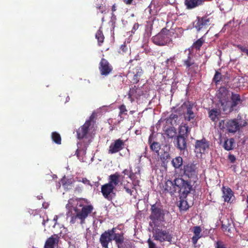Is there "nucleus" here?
Here are the masks:
<instances>
[{
  "mask_svg": "<svg viewBox=\"0 0 248 248\" xmlns=\"http://www.w3.org/2000/svg\"><path fill=\"white\" fill-rule=\"evenodd\" d=\"M205 26L202 23V20H201L200 18L198 19V20L195 25V28L198 31H200L203 28H204Z\"/></svg>",
  "mask_w": 248,
  "mask_h": 248,
  "instance_id": "nucleus-36",
  "label": "nucleus"
},
{
  "mask_svg": "<svg viewBox=\"0 0 248 248\" xmlns=\"http://www.w3.org/2000/svg\"><path fill=\"white\" fill-rule=\"evenodd\" d=\"M200 19L201 20H202V23L203 24L205 27L209 24V18H207V17H202V18H200Z\"/></svg>",
  "mask_w": 248,
  "mask_h": 248,
  "instance_id": "nucleus-39",
  "label": "nucleus"
},
{
  "mask_svg": "<svg viewBox=\"0 0 248 248\" xmlns=\"http://www.w3.org/2000/svg\"><path fill=\"white\" fill-rule=\"evenodd\" d=\"M221 75L220 73L216 72V74L214 78V81L217 83L221 80Z\"/></svg>",
  "mask_w": 248,
  "mask_h": 248,
  "instance_id": "nucleus-38",
  "label": "nucleus"
},
{
  "mask_svg": "<svg viewBox=\"0 0 248 248\" xmlns=\"http://www.w3.org/2000/svg\"><path fill=\"white\" fill-rule=\"evenodd\" d=\"M132 73L134 75V80L135 81H139V78L141 76L142 74V70L140 67H137L135 69H133Z\"/></svg>",
  "mask_w": 248,
  "mask_h": 248,
  "instance_id": "nucleus-25",
  "label": "nucleus"
},
{
  "mask_svg": "<svg viewBox=\"0 0 248 248\" xmlns=\"http://www.w3.org/2000/svg\"><path fill=\"white\" fill-rule=\"evenodd\" d=\"M152 214L150 218L152 220H161L162 218V214L160 209L157 208L155 204L152 206Z\"/></svg>",
  "mask_w": 248,
  "mask_h": 248,
  "instance_id": "nucleus-15",
  "label": "nucleus"
},
{
  "mask_svg": "<svg viewBox=\"0 0 248 248\" xmlns=\"http://www.w3.org/2000/svg\"><path fill=\"white\" fill-rule=\"evenodd\" d=\"M124 147V142L120 139H117L110 144L108 153L111 154H115L122 150Z\"/></svg>",
  "mask_w": 248,
  "mask_h": 248,
  "instance_id": "nucleus-7",
  "label": "nucleus"
},
{
  "mask_svg": "<svg viewBox=\"0 0 248 248\" xmlns=\"http://www.w3.org/2000/svg\"><path fill=\"white\" fill-rule=\"evenodd\" d=\"M184 111V117L185 120L190 121L194 120L195 115L192 110V105L189 102L185 103L182 106Z\"/></svg>",
  "mask_w": 248,
  "mask_h": 248,
  "instance_id": "nucleus-10",
  "label": "nucleus"
},
{
  "mask_svg": "<svg viewBox=\"0 0 248 248\" xmlns=\"http://www.w3.org/2000/svg\"><path fill=\"white\" fill-rule=\"evenodd\" d=\"M247 123L245 120H238L233 119L229 120L226 124V127L228 132L235 133L241 128L246 126Z\"/></svg>",
  "mask_w": 248,
  "mask_h": 248,
  "instance_id": "nucleus-5",
  "label": "nucleus"
},
{
  "mask_svg": "<svg viewBox=\"0 0 248 248\" xmlns=\"http://www.w3.org/2000/svg\"><path fill=\"white\" fill-rule=\"evenodd\" d=\"M154 236L156 240L162 242L165 241L170 242L171 240V235L168 232L160 230H156Z\"/></svg>",
  "mask_w": 248,
  "mask_h": 248,
  "instance_id": "nucleus-8",
  "label": "nucleus"
},
{
  "mask_svg": "<svg viewBox=\"0 0 248 248\" xmlns=\"http://www.w3.org/2000/svg\"><path fill=\"white\" fill-rule=\"evenodd\" d=\"M119 109H120V114H122L123 113H124V112H126L127 111L125 106L124 105H121L119 107Z\"/></svg>",
  "mask_w": 248,
  "mask_h": 248,
  "instance_id": "nucleus-41",
  "label": "nucleus"
},
{
  "mask_svg": "<svg viewBox=\"0 0 248 248\" xmlns=\"http://www.w3.org/2000/svg\"><path fill=\"white\" fill-rule=\"evenodd\" d=\"M171 163L175 169H179L182 165L183 159L180 156H177L172 159Z\"/></svg>",
  "mask_w": 248,
  "mask_h": 248,
  "instance_id": "nucleus-24",
  "label": "nucleus"
},
{
  "mask_svg": "<svg viewBox=\"0 0 248 248\" xmlns=\"http://www.w3.org/2000/svg\"><path fill=\"white\" fill-rule=\"evenodd\" d=\"M52 139L55 143L57 144H61V136L58 133L56 132H53L52 133Z\"/></svg>",
  "mask_w": 248,
  "mask_h": 248,
  "instance_id": "nucleus-29",
  "label": "nucleus"
},
{
  "mask_svg": "<svg viewBox=\"0 0 248 248\" xmlns=\"http://www.w3.org/2000/svg\"><path fill=\"white\" fill-rule=\"evenodd\" d=\"M215 248H227L226 245L221 241H217L215 244Z\"/></svg>",
  "mask_w": 248,
  "mask_h": 248,
  "instance_id": "nucleus-35",
  "label": "nucleus"
},
{
  "mask_svg": "<svg viewBox=\"0 0 248 248\" xmlns=\"http://www.w3.org/2000/svg\"><path fill=\"white\" fill-rule=\"evenodd\" d=\"M120 182V175L118 173H115L109 176L108 182L107 184L115 189L116 187L119 185Z\"/></svg>",
  "mask_w": 248,
  "mask_h": 248,
  "instance_id": "nucleus-14",
  "label": "nucleus"
},
{
  "mask_svg": "<svg viewBox=\"0 0 248 248\" xmlns=\"http://www.w3.org/2000/svg\"><path fill=\"white\" fill-rule=\"evenodd\" d=\"M65 207L67 211V218H70L71 224H84L85 219L93 210V206L89 204L88 200L84 199H70Z\"/></svg>",
  "mask_w": 248,
  "mask_h": 248,
  "instance_id": "nucleus-1",
  "label": "nucleus"
},
{
  "mask_svg": "<svg viewBox=\"0 0 248 248\" xmlns=\"http://www.w3.org/2000/svg\"><path fill=\"white\" fill-rule=\"evenodd\" d=\"M177 147L180 150H185L186 147V138L184 136H178L176 139Z\"/></svg>",
  "mask_w": 248,
  "mask_h": 248,
  "instance_id": "nucleus-17",
  "label": "nucleus"
},
{
  "mask_svg": "<svg viewBox=\"0 0 248 248\" xmlns=\"http://www.w3.org/2000/svg\"><path fill=\"white\" fill-rule=\"evenodd\" d=\"M58 219V217L57 216H56L54 217V219L53 220H55V221H57V220Z\"/></svg>",
  "mask_w": 248,
  "mask_h": 248,
  "instance_id": "nucleus-53",
  "label": "nucleus"
},
{
  "mask_svg": "<svg viewBox=\"0 0 248 248\" xmlns=\"http://www.w3.org/2000/svg\"><path fill=\"white\" fill-rule=\"evenodd\" d=\"M115 189L107 184L102 186L101 192L105 198L110 201L115 196Z\"/></svg>",
  "mask_w": 248,
  "mask_h": 248,
  "instance_id": "nucleus-9",
  "label": "nucleus"
},
{
  "mask_svg": "<svg viewBox=\"0 0 248 248\" xmlns=\"http://www.w3.org/2000/svg\"><path fill=\"white\" fill-rule=\"evenodd\" d=\"M133 0H124V2L127 4H130L132 3Z\"/></svg>",
  "mask_w": 248,
  "mask_h": 248,
  "instance_id": "nucleus-50",
  "label": "nucleus"
},
{
  "mask_svg": "<svg viewBox=\"0 0 248 248\" xmlns=\"http://www.w3.org/2000/svg\"><path fill=\"white\" fill-rule=\"evenodd\" d=\"M121 48L123 52H125L128 50V47L124 45H122Z\"/></svg>",
  "mask_w": 248,
  "mask_h": 248,
  "instance_id": "nucleus-47",
  "label": "nucleus"
},
{
  "mask_svg": "<svg viewBox=\"0 0 248 248\" xmlns=\"http://www.w3.org/2000/svg\"><path fill=\"white\" fill-rule=\"evenodd\" d=\"M113 239L115 241L118 248H122L121 245L123 243L124 239L123 234L114 233Z\"/></svg>",
  "mask_w": 248,
  "mask_h": 248,
  "instance_id": "nucleus-21",
  "label": "nucleus"
},
{
  "mask_svg": "<svg viewBox=\"0 0 248 248\" xmlns=\"http://www.w3.org/2000/svg\"><path fill=\"white\" fill-rule=\"evenodd\" d=\"M185 65L187 67H190L191 65L193 64V62H191L190 59L189 57L188 59L184 61Z\"/></svg>",
  "mask_w": 248,
  "mask_h": 248,
  "instance_id": "nucleus-40",
  "label": "nucleus"
},
{
  "mask_svg": "<svg viewBox=\"0 0 248 248\" xmlns=\"http://www.w3.org/2000/svg\"><path fill=\"white\" fill-rule=\"evenodd\" d=\"M58 242V237L57 235H52L46 241L45 248H54L55 245Z\"/></svg>",
  "mask_w": 248,
  "mask_h": 248,
  "instance_id": "nucleus-16",
  "label": "nucleus"
},
{
  "mask_svg": "<svg viewBox=\"0 0 248 248\" xmlns=\"http://www.w3.org/2000/svg\"><path fill=\"white\" fill-rule=\"evenodd\" d=\"M223 197L224 201L229 202L233 196V192L231 188L223 187Z\"/></svg>",
  "mask_w": 248,
  "mask_h": 248,
  "instance_id": "nucleus-18",
  "label": "nucleus"
},
{
  "mask_svg": "<svg viewBox=\"0 0 248 248\" xmlns=\"http://www.w3.org/2000/svg\"><path fill=\"white\" fill-rule=\"evenodd\" d=\"M195 152L197 153H203L208 148L209 144L205 139L197 140L195 143Z\"/></svg>",
  "mask_w": 248,
  "mask_h": 248,
  "instance_id": "nucleus-13",
  "label": "nucleus"
},
{
  "mask_svg": "<svg viewBox=\"0 0 248 248\" xmlns=\"http://www.w3.org/2000/svg\"><path fill=\"white\" fill-rule=\"evenodd\" d=\"M148 243L149 248H155V244L150 240V239H148Z\"/></svg>",
  "mask_w": 248,
  "mask_h": 248,
  "instance_id": "nucleus-45",
  "label": "nucleus"
},
{
  "mask_svg": "<svg viewBox=\"0 0 248 248\" xmlns=\"http://www.w3.org/2000/svg\"><path fill=\"white\" fill-rule=\"evenodd\" d=\"M124 188L125 189V191L126 192L130 195H132V190L128 188H127L126 187H124Z\"/></svg>",
  "mask_w": 248,
  "mask_h": 248,
  "instance_id": "nucleus-48",
  "label": "nucleus"
},
{
  "mask_svg": "<svg viewBox=\"0 0 248 248\" xmlns=\"http://www.w3.org/2000/svg\"><path fill=\"white\" fill-rule=\"evenodd\" d=\"M95 37L98 40L99 45H100V43H102L103 42L104 39L103 33L100 30H98L97 31Z\"/></svg>",
  "mask_w": 248,
  "mask_h": 248,
  "instance_id": "nucleus-30",
  "label": "nucleus"
},
{
  "mask_svg": "<svg viewBox=\"0 0 248 248\" xmlns=\"http://www.w3.org/2000/svg\"><path fill=\"white\" fill-rule=\"evenodd\" d=\"M112 10L113 12L116 10V7H115V5H113L112 8Z\"/></svg>",
  "mask_w": 248,
  "mask_h": 248,
  "instance_id": "nucleus-51",
  "label": "nucleus"
},
{
  "mask_svg": "<svg viewBox=\"0 0 248 248\" xmlns=\"http://www.w3.org/2000/svg\"><path fill=\"white\" fill-rule=\"evenodd\" d=\"M234 140L233 139H227L224 143V148L225 150L229 151L233 149Z\"/></svg>",
  "mask_w": 248,
  "mask_h": 248,
  "instance_id": "nucleus-26",
  "label": "nucleus"
},
{
  "mask_svg": "<svg viewBox=\"0 0 248 248\" xmlns=\"http://www.w3.org/2000/svg\"><path fill=\"white\" fill-rule=\"evenodd\" d=\"M92 119L91 117L89 120L87 121L84 125L78 129L77 131L78 138H83L91 130Z\"/></svg>",
  "mask_w": 248,
  "mask_h": 248,
  "instance_id": "nucleus-11",
  "label": "nucleus"
},
{
  "mask_svg": "<svg viewBox=\"0 0 248 248\" xmlns=\"http://www.w3.org/2000/svg\"><path fill=\"white\" fill-rule=\"evenodd\" d=\"M152 151L158 153L160 149V144L157 142H153L150 146Z\"/></svg>",
  "mask_w": 248,
  "mask_h": 248,
  "instance_id": "nucleus-33",
  "label": "nucleus"
},
{
  "mask_svg": "<svg viewBox=\"0 0 248 248\" xmlns=\"http://www.w3.org/2000/svg\"><path fill=\"white\" fill-rule=\"evenodd\" d=\"M220 115V111L216 109H213L209 111V116L210 118L214 122L217 121L218 116Z\"/></svg>",
  "mask_w": 248,
  "mask_h": 248,
  "instance_id": "nucleus-22",
  "label": "nucleus"
},
{
  "mask_svg": "<svg viewBox=\"0 0 248 248\" xmlns=\"http://www.w3.org/2000/svg\"><path fill=\"white\" fill-rule=\"evenodd\" d=\"M176 130L174 128L171 127L166 131V134L170 138H172L176 135Z\"/></svg>",
  "mask_w": 248,
  "mask_h": 248,
  "instance_id": "nucleus-31",
  "label": "nucleus"
},
{
  "mask_svg": "<svg viewBox=\"0 0 248 248\" xmlns=\"http://www.w3.org/2000/svg\"><path fill=\"white\" fill-rule=\"evenodd\" d=\"M202 0H186L185 4L188 9H192L202 4Z\"/></svg>",
  "mask_w": 248,
  "mask_h": 248,
  "instance_id": "nucleus-20",
  "label": "nucleus"
},
{
  "mask_svg": "<svg viewBox=\"0 0 248 248\" xmlns=\"http://www.w3.org/2000/svg\"><path fill=\"white\" fill-rule=\"evenodd\" d=\"M237 47L242 52H245L248 56V46H242L241 45H238Z\"/></svg>",
  "mask_w": 248,
  "mask_h": 248,
  "instance_id": "nucleus-37",
  "label": "nucleus"
},
{
  "mask_svg": "<svg viewBox=\"0 0 248 248\" xmlns=\"http://www.w3.org/2000/svg\"><path fill=\"white\" fill-rule=\"evenodd\" d=\"M246 202H247V207L248 208V196H247V197Z\"/></svg>",
  "mask_w": 248,
  "mask_h": 248,
  "instance_id": "nucleus-52",
  "label": "nucleus"
},
{
  "mask_svg": "<svg viewBox=\"0 0 248 248\" xmlns=\"http://www.w3.org/2000/svg\"><path fill=\"white\" fill-rule=\"evenodd\" d=\"M115 228L109 230L102 233L100 238V242L103 248H108V244L113 239Z\"/></svg>",
  "mask_w": 248,
  "mask_h": 248,
  "instance_id": "nucleus-6",
  "label": "nucleus"
},
{
  "mask_svg": "<svg viewBox=\"0 0 248 248\" xmlns=\"http://www.w3.org/2000/svg\"><path fill=\"white\" fill-rule=\"evenodd\" d=\"M178 116L176 114H171L170 116V119L168 120V121H170V120H174L176 118H177Z\"/></svg>",
  "mask_w": 248,
  "mask_h": 248,
  "instance_id": "nucleus-46",
  "label": "nucleus"
},
{
  "mask_svg": "<svg viewBox=\"0 0 248 248\" xmlns=\"http://www.w3.org/2000/svg\"><path fill=\"white\" fill-rule=\"evenodd\" d=\"M179 207L181 210H187L188 208L187 202L184 200L181 201Z\"/></svg>",
  "mask_w": 248,
  "mask_h": 248,
  "instance_id": "nucleus-34",
  "label": "nucleus"
},
{
  "mask_svg": "<svg viewBox=\"0 0 248 248\" xmlns=\"http://www.w3.org/2000/svg\"><path fill=\"white\" fill-rule=\"evenodd\" d=\"M134 89H130L129 93V97H131L132 95H133L134 93Z\"/></svg>",
  "mask_w": 248,
  "mask_h": 248,
  "instance_id": "nucleus-49",
  "label": "nucleus"
},
{
  "mask_svg": "<svg viewBox=\"0 0 248 248\" xmlns=\"http://www.w3.org/2000/svg\"><path fill=\"white\" fill-rule=\"evenodd\" d=\"M228 158L231 163H233L236 160L235 156L232 155H230Z\"/></svg>",
  "mask_w": 248,
  "mask_h": 248,
  "instance_id": "nucleus-44",
  "label": "nucleus"
},
{
  "mask_svg": "<svg viewBox=\"0 0 248 248\" xmlns=\"http://www.w3.org/2000/svg\"><path fill=\"white\" fill-rule=\"evenodd\" d=\"M217 96L223 111H231L241 102L239 94L232 93L231 96L230 92L224 87L219 89Z\"/></svg>",
  "mask_w": 248,
  "mask_h": 248,
  "instance_id": "nucleus-2",
  "label": "nucleus"
},
{
  "mask_svg": "<svg viewBox=\"0 0 248 248\" xmlns=\"http://www.w3.org/2000/svg\"><path fill=\"white\" fill-rule=\"evenodd\" d=\"M202 229L200 226H195L193 228V232L194 235L192 238V240L194 244H196L198 240L202 237Z\"/></svg>",
  "mask_w": 248,
  "mask_h": 248,
  "instance_id": "nucleus-19",
  "label": "nucleus"
},
{
  "mask_svg": "<svg viewBox=\"0 0 248 248\" xmlns=\"http://www.w3.org/2000/svg\"><path fill=\"white\" fill-rule=\"evenodd\" d=\"M123 173H124L125 175H129V177L131 179H132V176L133 175V173H130V172L128 170H127L125 169V170H124L123 171Z\"/></svg>",
  "mask_w": 248,
  "mask_h": 248,
  "instance_id": "nucleus-42",
  "label": "nucleus"
},
{
  "mask_svg": "<svg viewBox=\"0 0 248 248\" xmlns=\"http://www.w3.org/2000/svg\"><path fill=\"white\" fill-rule=\"evenodd\" d=\"M99 70L101 75L107 76L111 71L112 67L106 60L102 59L100 62Z\"/></svg>",
  "mask_w": 248,
  "mask_h": 248,
  "instance_id": "nucleus-12",
  "label": "nucleus"
},
{
  "mask_svg": "<svg viewBox=\"0 0 248 248\" xmlns=\"http://www.w3.org/2000/svg\"><path fill=\"white\" fill-rule=\"evenodd\" d=\"M73 182L74 180L72 179H67L65 177H64L61 180V183L65 187H67L71 185Z\"/></svg>",
  "mask_w": 248,
  "mask_h": 248,
  "instance_id": "nucleus-28",
  "label": "nucleus"
},
{
  "mask_svg": "<svg viewBox=\"0 0 248 248\" xmlns=\"http://www.w3.org/2000/svg\"><path fill=\"white\" fill-rule=\"evenodd\" d=\"M79 182H82L83 184L87 185H90V181L86 178H82V180H79Z\"/></svg>",
  "mask_w": 248,
  "mask_h": 248,
  "instance_id": "nucleus-43",
  "label": "nucleus"
},
{
  "mask_svg": "<svg viewBox=\"0 0 248 248\" xmlns=\"http://www.w3.org/2000/svg\"><path fill=\"white\" fill-rule=\"evenodd\" d=\"M203 42L204 40L202 39V38H200L194 43L193 46L196 49L199 50L201 46L202 45Z\"/></svg>",
  "mask_w": 248,
  "mask_h": 248,
  "instance_id": "nucleus-32",
  "label": "nucleus"
},
{
  "mask_svg": "<svg viewBox=\"0 0 248 248\" xmlns=\"http://www.w3.org/2000/svg\"><path fill=\"white\" fill-rule=\"evenodd\" d=\"M178 187L179 189L180 192L183 195L184 197L186 196L191 190V186L187 181L184 180L182 178H178L174 180L173 182L171 181H168L166 182V187L165 190L172 192L171 188H169V186H173Z\"/></svg>",
  "mask_w": 248,
  "mask_h": 248,
  "instance_id": "nucleus-3",
  "label": "nucleus"
},
{
  "mask_svg": "<svg viewBox=\"0 0 248 248\" xmlns=\"http://www.w3.org/2000/svg\"><path fill=\"white\" fill-rule=\"evenodd\" d=\"M172 33V31L163 29L158 34L153 37V42L158 46L166 45L171 42Z\"/></svg>",
  "mask_w": 248,
  "mask_h": 248,
  "instance_id": "nucleus-4",
  "label": "nucleus"
},
{
  "mask_svg": "<svg viewBox=\"0 0 248 248\" xmlns=\"http://www.w3.org/2000/svg\"><path fill=\"white\" fill-rule=\"evenodd\" d=\"M195 171V166L192 164H188L184 167V172L187 175Z\"/></svg>",
  "mask_w": 248,
  "mask_h": 248,
  "instance_id": "nucleus-27",
  "label": "nucleus"
},
{
  "mask_svg": "<svg viewBox=\"0 0 248 248\" xmlns=\"http://www.w3.org/2000/svg\"><path fill=\"white\" fill-rule=\"evenodd\" d=\"M189 132L188 127L186 124H182L179 127V136L187 137Z\"/></svg>",
  "mask_w": 248,
  "mask_h": 248,
  "instance_id": "nucleus-23",
  "label": "nucleus"
}]
</instances>
